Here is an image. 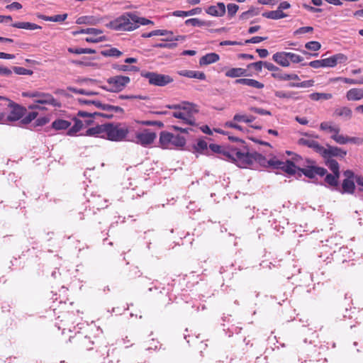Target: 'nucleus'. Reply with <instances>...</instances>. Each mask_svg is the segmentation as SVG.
Wrapping results in <instances>:
<instances>
[{"mask_svg":"<svg viewBox=\"0 0 363 363\" xmlns=\"http://www.w3.org/2000/svg\"><path fill=\"white\" fill-rule=\"evenodd\" d=\"M209 148L215 153L220 155L218 157L221 160L235 163L240 168H246L253 163L254 160L262 162L264 158L258 152L250 153L242 152L234 146H223L217 144H210Z\"/></svg>","mask_w":363,"mask_h":363,"instance_id":"f257e3e1","label":"nucleus"},{"mask_svg":"<svg viewBox=\"0 0 363 363\" xmlns=\"http://www.w3.org/2000/svg\"><path fill=\"white\" fill-rule=\"evenodd\" d=\"M153 24V22L136 13L127 12L111 22V27L116 30H133L140 25Z\"/></svg>","mask_w":363,"mask_h":363,"instance_id":"f03ea898","label":"nucleus"},{"mask_svg":"<svg viewBox=\"0 0 363 363\" xmlns=\"http://www.w3.org/2000/svg\"><path fill=\"white\" fill-rule=\"evenodd\" d=\"M166 107L175 110L172 113V116L182 120L183 124L196 125L194 115L199 112V109L196 104L183 101L178 104H169Z\"/></svg>","mask_w":363,"mask_h":363,"instance_id":"7ed1b4c3","label":"nucleus"},{"mask_svg":"<svg viewBox=\"0 0 363 363\" xmlns=\"http://www.w3.org/2000/svg\"><path fill=\"white\" fill-rule=\"evenodd\" d=\"M160 144L162 148H169L171 146L182 147L186 144V139L179 135L162 131L160 135Z\"/></svg>","mask_w":363,"mask_h":363,"instance_id":"20e7f679","label":"nucleus"},{"mask_svg":"<svg viewBox=\"0 0 363 363\" xmlns=\"http://www.w3.org/2000/svg\"><path fill=\"white\" fill-rule=\"evenodd\" d=\"M140 75L147 79L149 84L153 86H164L174 82L171 76L154 72L142 71Z\"/></svg>","mask_w":363,"mask_h":363,"instance_id":"39448f33","label":"nucleus"},{"mask_svg":"<svg viewBox=\"0 0 363 363\" xmlns=\"http://www.w3.org/2000/svg\"><path fill=\"white\" fill-rule=\"evenodd\" d=\"M128 128L125 124L110 123L108 131V140L112 141H122L125 139L128 133Z\"/></svg>","mask_w":363,"mask_h":363,"instance_id":"423d86ee","label":"nucleus"},{"mask_svg":"<svg viewBox=\"0 0 363 363\" xmlns=\"http://www.w3.org/2000/svg\"><path fill=\"white\" fill-rule=\"evenodd\" d=\"M4 106L9 109V113L7 116L9 122L18 121L23 117L26 111V109L22 106L7 99H4Z\"/></svg>","mask_w":363,"mask_h":363,"instance_id":"0eeeda50","label":"nucleus"},{"mask_svg":"<svg viewBox=\"0 0 363 363\" xmlns=\"http://www.w3.org/2000/svg\"><path fill=\"white\" fill-rule=\"evenodd\" d=\"M34 104L29 105L30 109H43L40 104L51 105L54 107H60V103L57 101L51 94L40 92L38 99H34Z\"/></svg>","mask_w":363,"mask_h":363,"instance_id":"6e6552de","label":"nucleus"},{"mask_svg":"<svg viewBox=\"0 0 363 363\" xmlns=\"http://www.w3.org/2000/svg\"><path fill=\"white\" fill-rule=\"evenodd\" d=\"M130 82V78L126 76L117 75L110 77L107 79V83L109 86L108 89L113 92L121 91Z\"/></svg>","mask_w":363,"mask_h":363,"instance_id":"1a4fd4ad","label":"nucleus"},{"mask_svg":"<svg viewBox=\"0 0 363 363\" xmlns=\"http://www.w3.org/2000/svg\"><path fill=\"white\" fill-rule=\"evenodd\" d=\"M307 162L309 164L307 167L303 168H298V170L303 174L306 177L313 179L315 178V175H320L322 177L327 173L326 169L314 165V161L307 160Z\"/></svg>","mask_w":363,"mask_h":363,"instance_id":"9d476101","label":"nucleus"},{"mask_svg":"<svg viewBox=\"0 0 363 363\" xmlns=\"http://www.w3.org/2000/svg\"><path fill=\"white\" fill-rule=\"evenodd\" d=\"M156 138L155 133L150 132L148 129H144L142 132L136 133L135 140L133 141L138 145L147 147L154 143Z\"/></svg>","mask_w":363,"mask_h":363,"instance_id":"9b49d317","label":"nucleus"},{"mask_svg":"<svg viewBox=\"0 0 363 363\" xmlns=\"http://www.w3.org/2000/svg\"><path fill=\"white\" fill-rule=\"evenodd\" d=\"M347 155V151L336 147L332 146L328 144L326 145V147H323V151L321 152V156L324 158H332L333 157H336L339 158H344Z\"/></svg>","mask_w":363,"mask_h":363,"instance_id":"f8f14e48","label":"nucleus"},{"mask_svg":"<svg viewBox=\"0 0 363 363\" xmlns=\"http://www.w3.org/2000/svg\"><path fill=\"white\" fill-rule=\"evenodd\" d=\"M323 67H334L337 64H342L347 61V57L342 53L335 54L330 57L322 59Z\"/></svg>","mask_w":363,"mask_h":363,"instance_id":"ddd939ff","label":"nucleus"},{"mask_svg":"<svg viewBox=\"0 0 363 363\" xmlns=\"http://www.w3.org/2000/svg\"><path fill=\"white\" fill-rule=\"evenodd\" d=\"M206 12L213 16L221 17L225 13V6L224 3L218 2L216 5L208 6L206 9Z\"/></svg>","mask_w":363,"mask_h":363,"instance_id":"4468645a","label":"nucleus"},{"mask_svg":"<svg viewBox=\"0 0 363 363\" xmlns=\"http://www.w3.org/2000/svg\"><path fill=\"white\" fill-rule=\"evenodd\" d=\"M110 123L97 125L92 127V136L108 139V131L109 130Z\"/></svg>","mask_w":363,"mask_h":363,"instance_id":"2eb2a0df","label":"nucleus"},{"mask_svg":"<svg viewBox=\"0 0 363 363\" xmlns=\"http://www.w3.org/2000/svg\"><path fill=\"white\" fill-rule=\"evenodd\" d=\"M298 143L300 145H303L310 148H312L315 152L321 155L323 146L320 145L317 141L313 140L301 138L298 140Z\"/></svg>","mask_w":363,"mask_h":363,"instance_id":"dca6fc26","label":"nucleus"},{"mask_svg":"<svg viewBox=\"0 0 363 363\" xmlns=\"http://www.w3.org/2000/svg\"><path fill=\"white\" fill-rule=\"evenodd\" d=\"M235 84H243L258 89H261L264 86V84L255 79L247 78L238 79L235 81Z\"/></svg>","mask_w":363,"mask_h":363,"instance_id":"f3484780","label":"nucleus"},{"mask_svg":"<svg viewBox=\"0 0 363 363\" xmlns=\"http://www.w3.org/2000/svg\"><path fill=\"white\" fill-rule=\"evenodd\" d=\"M272 60L282 67H289L290 62L286 52H277L272 56Z\"/></svg>","mask_w":363,"mask_h":363,"instance_id":"a211bd4d","label":"nucleus"},{"mask_svg":"<svg viewBox=\"0 0 363 363\" xmlns=\"http://www.w3.org/2000/svg\"><path fill=\"white\" fill-rule=\"evenodd\" d=\"M178 74L180 76L189 77V78H195L201 80H204L206 79V74L203 72L199 71H194V70H181L178 72Z\"/></svg>","mask_w":363,"mask_h":363,"instance_id":"6ab92c4d","label":"nucleus"},{"mask_svg":"<svg viewBox=\"0 0 363 363\" xmlns=\"http://www.w3.org/2000/svg\"><path fill=\"white\" fill-rule=\"evenodd\" d=\"M219 59L220 57L218 54L214 52L208 53L200 58L199 64L201 66L208 65L218 62Z\"/></svg>","mask_w":363,"mask_h":363,"instance_id":"aec40b11","label":"nucleus"},{"mask_svg":"<svg viewBox=\"0 0 363 363\" xmlns=\"http://www.w3.org/2000/svg\"><path fill=\"white\" fill-rule=\"evenodd\" d=\"M355 189L354 180L344 179L342 184V189L337 187L341 194H353Z\"/></svg>","mask_w":363,"mask_h":363,"instance_id":"412c9836","label":"nucleus"},{"mask_svg":"<svg viewBox=\"0 0 363 363\" xmlns=\"http://www.w3.org/2000/svg\"><path fill=\"white\" fill-rule=\"evenodd\" d=\"M346 97L348 101H358L363 99V89H351L347 92Z\"/></svg>","mask_w":363,"mask_h":363,"instance_id":"4be33fe9","label":"nucleus"},{"mask_svg":"<svg viewBox=\"0 0 363 363\" xmlns=\"http://www.w3.org/2000/svg\"><path fill=\"white\" fill-rule=\"evenodd\" d=\"M325 182L327 183V184L331 187H334L336 189H337L338 184H339V178L340 176V174L337 173H333V174H328V172L325 174Z\"/></svg>","mask_w":363,"mask_h":363,"instance_id":"5701e85b","label":"nucleus"},{"mask_svg":"<svg viewBox=\"0 0 363 363\" xmlns=\"http://www.w3.org/2000/svg\"><path fill=\"white\" fill-rule=\"evenodd\" d=\"M262 16L269 19L278 20L287 17L288 15L277 8L276 11H271L263 13Z\"/></svg>","mask_w":363,"mask_h":363,"instance_id":"b1692460","label":"nucleus"},{"mask_svg":"<svg viewBox=\"0 0 363 363\" xmlns=\"http://www.w3.org/2000/svg\"><path fill=\"white\" fill-rule=\"evenodd\" d=\"M262 156L264 158V160L262 161V162H260L259 161H257V160H254L253 162H257L260 164L264 165V166H266V164H267L268 166L272 167L274 169H281L284 162H281V161L277 160L276 157H274L269 160H267V159L263 155H262Z\"/></svg>","mask_w":363,"mask_h":363,"instance_id":"393cba45","label":"nucleus"},{"mask_svg":"<svg viewBox=\"0 0 363 363\" xmlns=\"http://www.w3.org/2000/svg\"><path fill=\"white\" fill-rule=\"evenodd\" d=\"M186 26H192L194 27L211 26L212 22L209 21H202L196 18H189L185 21Z\"/></svg>","mask_w":363,"mask_h":363,"instance_id":"a878e982","label":"nucleus"},{"mask_svg":"<svg viewBox=\"0 0 363 363\" xmlns=\"http://www.w3.org/2000/svg\"><path fill=\"white\" fill-rule=\"evenodd\" d=\"M247 75V70L242 68H231L225 72V76L231 78Z\"/></svg>","mask_w":363,"mask_h":363,"instance_id":"bb28decb","label":"nucleus"},{"mask_svg":"<svg viewBox=\"0 0 363 363\" xmlns=\"http://www.w3.org/2000/svg\"><path fill=\"white\" fill-rule=\"evenodd\" d=\"M13 28L26 29V30H36L40 29L41 26L30 22H16L12 24Z\"/></svg>","mask_w":363,"mask_h":363,"instance_id":"cd10ccee","label":"nucleus"},{"mask_svg":"<svg viewBox=\"0 0 363 363\" xmlns=\"http://www.w3.org/2000/svg\"><path fill=\"white\" fill-rule=\"evenodd\" d=\"M334 115L344 117L346 120H349L352 116V111L350 108L344 106L336 108L334 111Z\"/></svg>","mask_w":363,"mask_h":363,"instance_id":"c85d7f7f","label":"nucleus"},{"mask_svg":"<svg viewBox=\"0 0 363 363\" xmlns=\"http://www.w3.org/2000/svg\"><path fill=\"white\" fill-rule=\"evenodd\" d=\"M71 125V123L64 119H57L52 123V127L56 130H65Z\"/></svg>","mask_w":363,"mask_h":363,"instance_id":"c756f323","label":"nucleus"},{"mask_svg":"<svg viewBox=\"0 0 363 363\" xmlns=\"http://www.w3.org/2000/svg\"><path fill=\"white\" fill-rule=\"evenodd\" d=\"M259 13V9L254 6H250V9L245 12H242L240 16V20H247L253 16H257Z\"/></svg>","mask_w":363,"mask_h":363,"instance_id":"7c9ffc66","label":"nucleus"},{"mask_svg":"<svg viewBox=\"0 0 363 363\" xmlns=\"http://www.w3.org/2000/svg\"><path fill=\"white\" fill-rule=\"evenodd\" d=\"M325 164L333 173L340 174L339 164L335 160L326 158L325 159Z\"/></svg>","mask_w":363,"mask_h":363,"instance_id":"2f4dec72","label":"nucleus"},{"mask_svg":"<svg viewBox=\"0 0 363 363\" xmlns=\"http://www.w3.org/2000/svg\"><path fill=\"white\" fill-rule=\"evenodd\" d=\"M298 169L294 164V162L286 160V162H283L281 169L286 172L290 175H294L296 174V169Z\"/></svg>","mask_w":363,"mask_h":363,"instance_id":"473e14b6","label":"nucleus"},{"mask_svg":"<svg viewBox=\"0 0 363 363\" xmlns=\"http://www.w3.org/2000/svg\"><path fill=\"white\" fill-rule=\"evenodd\" d=\"M309 97L313 101H318L320 99L329 100L332 99L333 95L329 93H313L309 95Z\"/></svg>","mask_w":363,"mask_h":363,"instance_id":"72a5a7b5","label":"nucleus"},{"mask_svg":"<svg viewBox=\"0 0 363 363\" xmlns=\"http://www.w3.org/2000/svg\"><path fill=\"white\" fill-rule=\"evenodd\" d=\"M76 338L83 347H86L87 350H89V345L91 343V340L87 335L82 336V333L79 330H78Z\"/></svg>","mask_w":363,"mask_h":363,"instance_id":"f704fd0d","label":"nucleus"},{"mask_svg":"<svg viewBox=\"0 0 363 363\" xmlns=\"http://www.w3.org/2000/svg\"><path fill=\"white\" fill-rule=\"evenodd\" d=\"M255 120V117L253 116H247L246 115L241 114H235L233 116V121L235 122H245V123H251Z\"/></svg>","mask_w":363,"mask_h":363,"instance_id":"c9c22d12","label":"nucleus"},{"mask_svg":"<svg viewBox=\"0 0 363 363\" xmlns=\"http://www.w3.org/2000/svg\"><path fill=\"white\" fill-rule=\"evenodd\" d=\"M84 126V123L82 121L78 119H74V125L68 130V135H73L77 132H79Z\"/></svg>","mask_w":363,"mask_h":363,"instance_id":"e433bc0d","label":"nucleus"},{"mask_svg":"<svg viewBox=\"0 0 363 363\" xmlns=\"http://www.w3.org/2000/svg\"><path fill=\"white\" fill-rule=\"evenodd\" d=\"M320 128L322 130H326L330 133H337L340 132V128L338 127H333L330 125V123L329 122H323L320 125Z\"/></svg>","mask_w":363,"mask_h":363,"instance_id":"4c0bfd02","label":"nucleus"},{"mask_svg":"<svg viewBox=\"0 0 363 363\" xmlns=\"http://www.w3.org/2000/svg\"><path fill=\"white\" fill-rule=\"evenodd\" d=\"M101 55L104 56L118 57L122 55V52L115 48L106 49L101 51Z\"/></svg>","mask_w":363,"mask_h":363,"instance_id":"58836bf2","label":"nucleus"},{"mask_svg":"<svg viewBox=\"0 0 363 363\" xmlns=\"http://www.w3.org/2000/svg\"><path fill=\"white\" fill-rule=\"evenodd\" d=\"M67 17V14H57L52 16H43V19L51 22H62Z\"/></svg>","mask_w":363,"mask_h":363,"instance_id":"ea45409f","label":"nucleus"},{"mask_svg":"<svg viewBox=\"0 0 363 363\" xmlns=\"http://www.w3.org/2000/svg\"><path fill=\"white\" fill-rule=\"evenodd\" d=\"M294 92L292 91H277L274 94L277 97L280 99H290L294 98L296 100L300 99V97H294Z\"/></svg>","mask_w":363,"mask_h":363,"instance_id":"a19ab883","label":"nucleus"},{"mask_svg":"<svg viewBox=\"0 0 363 363\" xmlns=\"http://www.w3.org/2000/svg\"><path fill=\"white\" fill-rule=\"evenodd\" d=\"M102 117L105 118H111L113 117L112 113H109V112L99 111H92V121L94 120H96L99 118Z\"/></svg>","mask_w":363,"mask_h":363,"instance_id":"79ce46f5","label":"nucleus"},{"mask_svg":"<svg viewBox=\"0 0 363 363\" xmlns=\"http://www.w3.org/2000/svg\"><path fill=\"white\" fill-rule=\"evenodd\" d=\"M331 138L340 145H344L348 143L347 136L339 135V133L333 134Z\"/></svg>","mask_w":363,"mask_h":363,"instance_id":"37998d69","label":"nucleus"},{"mask_svg":"<svg viewBox=\"0 0 363 363\" xmlns=\"http://www.w3.org/2000/svg\"><path fill=\"white\" fill-rule=\"evenodd\" d=\"M194 149L196 152L202 153L203 151H206L208 149V144L203 140H199L197 143L194 145Z\"/></svg>","mask_w":363,"mask_h":363,"instance_id":"c03bdc74","label":"nucleus"},{"mask_svg":"<svg viewBox=\"0 0 363 363\" xmlns=\"http://www.w3.org/2000/svg\"><path fill=\"white\" fill-rule=\"evenodd\" d=\"M313 84H314V81L311 79V80L303 81L300 83L292 82V83L289 84V86L290 87H311V86H313Z\"/></svg>","mask_w":363,"mask_h":363,"instance_id":"a18cd8bd","label":"nucleus"},{"mask_svg":"<svg viewBox=\"0 0 363 363\" xmlns=\"http://www.w3.org/2000/svg\"><path fill=\"white\" fill-rule=\"evenodd\" d=\"M13 72L18 75H31L33 72L22 67H13Z\"/></svg>","mask_w":363,"mask_h":363,"instance_id":"49530a36","label":"nucleus"},{"mask_svg":"<svg viewBox=\"0 0 363 363\" xmlns=\"http://www.w3.org/2000/svg\"><path fill=\"white\" fill-rule=\"evenodd\" d=\"M305 48L313 51H318L320 49L321 45L318 41H310L306 43Z\"/></svg>","mask_w":363,"mask_h":363,"instance_id":"de8ad7c7","label":"nucleus"},{"mask_svg":"<svg viewBox=\"0 0 363 363\" xmlns=\"http://www.w3.org/2000/svg\"><path fill=\"white\" fill-rule=\"evenodd\" d=\"M286 56H288L289 62H291L293 63H298L303 60V58L301 56L293 52H286Z\"/></svg>","mask_w":363,"mask_h":363,"instance_id":"09e8293b","label":"nucleus"},{"mask_svg":"<svg viewBox=\"0 0 363 363\" xmlns=\"http://www.w3.org/2000/svg\"><path fill=\"white\" fill-rule=\"evenodd\" d=\"M101 33L102 31L101 30L92 28V43L101 42L105 40V35H100L99 38H95L96 35H98Z\"/></svg>","mask_w":363,"mask_h":363,"instance_id":"8fccbe9b","label":"nucleus"},{"mask_svg":"<svg viewBox=\"0 0 363 363\" xmlns=\"http://www.w3.org/2000/svg\"><path fill=\"white\" fill-rule=\"evenodd\" d=\"M227 9H228V14L231 18L235 15V13H237V11L239 9V6H238V5H237L235 4H228L227 5Z\"/></svg>","mask_w":363,"mask_h":363,"instance_id":"3c124183","label":"nucleus"},{"mask_svg":"<svg viewBox=\"0 0 363 363\" xmlns=\"http://www.w3.org/2000/svg\"><path fill=\"white\" fill-rule=\"evenodd\" d=\"M92 105H94L101 111L109 112V109L106 108L107 106H110L109 104H104L100 101L92 100Z\"/></svg>","mask_w":363,"mask_h":363,"instance_id":"603ef678","label":"nucleus"},{"mask_svg":"<svg viewBox=\"0 0 363 363\" xmlns=\"http://www.w3.org/2000/svg\"><path fill=\"white\" fill-rule=\"evenodd\" d=\"M250 111L259 115L272 116V113L269 111L263 109L262 108L252 106L250 108Z\"/></svg>","mask_w":363,"mask_h":363,"instance_id":"864d4df0","label":"nucleus"},{"mask_svg":"<svg viewBox=\"0 0 363 363\" xmlns=\"http://www.w3.org/2000/svg\"><path fill=\"white\" fill-rule=\"evenodd\" d=\"M68 51L71 53L75 54H84V53H91V48H69Z\"/></svg>","mask_w":363,"mask_h":363,"instance_id":"5fc2aeb1","label":"nucleus"},{"mask_svg":"<svg viewBox=\"0 0 363 363\" xmlns=\"http://www.w3.org/2000/svg\"><path fill=\"white\" fill-rule=\"evenodd\" d=\"M139 123L144 125H157L160 128L164 127V123L159 121H142Z\"/></svg>","mask_w":363,"mask_h":363,"instance_id":"6e6d98bb","label":"nucleus"},{"mask_svg":"<svg viewBox=\"0 0 363 363\" xmlns=\"http://www.w3.org/2000/svg\"><path fill=\"white\" fill-rule=\"evenodd\" d=\"M313 31V28L311 26H305V27H301L298 29L296 30L294 33L295 35H301L304 34L306 33H311Z\"/></svg>","mask_w":363,"mask_h":363,"instance_id":"4d7b16f0","label":"nucleus"},{"mask_svg":"<svg viewBox=\"0 0 363 363\" xmlns=\"http://www.w3.org/2000/svg\"><path fill=\"white\" fill-rule=\"evenodd\" d=\"M264 62L258 61L256 62L250 63L247 65L248 68H254L257 72H261L262 67H264Z\"/></svg>","mask_w":363,"mask_h":363,"instance_id":"13d9d810","label":"nucleus"},{"mask_svg":"<svg viewBox=\"0 0 363 363\" xmlns=\"http://www.w3.org/2000/svg\"><path fill=\"white\" fill-rule=\"evenodd\" d=\"M267 39V37L255 36V37H252L250 39L246 40L245 43V44L259 43H260V42H262L263 40H265Z\"/></svg>","mask_w":363,"mask_h":363,"instance_id":"bf43d9fd","label":"nucleus"},{"mask_svg":"<svg viewBox=\"0 0 363 363\" xmlns=\"http://www.w3.org/2000/svg\"><path fill=\"white\" fill-rule=\"evenodd\" d=\"M177 43H157L154 45L155 48H169L172 49L177 46Z\"/></svg>","mask_w":363,"mask_h":363,"instance_id":"052dcab7","label":"nucleus"},{"mask_svg":"<svg viewBox=\"0 0 363 363\" xmlns=\"http://www.w3.org/2000/svg\"><path fill=\"white\" fill-rule=\"evenodd\" d=\"M38 113L35 111L30 112L23 119L24 123H28L37 117Z\"/></svg>","mask_w":363,"mask_h":363,"instance_id":"680f3d73","label":"nucleus"},{"mask_svg":"<svg viewBox=\"0 0 363 363\" xmlns=\"http://www.w3.org/2000/svg\"><path fill=\"white\" fill-rule=\"evenodd\" d=\"M225 126L228 127V128H235V129L240 130V131H243V130H244V128L241 125H240L233 121H227L225 123Z\"/></svg>","mask_w":363,"mask_h":363,"instance_id":"e2e57ef3","label":"nucleus"},{"mask_svg":"<svg viewBox=\"0 0 363 363\" xmlns=\"http://www.w3.org/2000/svg\"><path fill=\"white\" fill-rule=\"evenodd\" d=\"M264 67L267 69L269 71L275 72L279 71V68L277 66H275L274 64L269 62H264Z\"/></svg>","mask_w":363,"mask_h":363,"instance_id":"0e129e2a","label":"nucleus"},{"mask_svg":"<svg viewBox=\"0 0 363 363\" xmlns=\"http://www.w3.org/2000/svg\"><path fill=\"white\" fill-rule=\"evenodd\" d=\"M308 65L311 67L315 68V69L320 68V67H323V60H317L311 61L309 62Z\"/></svg>","mask_w":363,"mask_h":363,"instance_id":"69168bd1","label":"nucleus"},{"mask_svg":"<svg viewBox=\"0 0 363 363\" xmlns=\"http://www.w3.org/2000/svg\"><path fill=\"white\" fill-rule=\"evenodd\" d=\"M12 71L8 67L0 66V76H10Z\"/></svg>","mask_w":363,"mask_h":363,"instance_id":"338daca9","label":"nucleus"},{"mask_svg":"<svg viewBox=\"0 0 363 363\" xmlns=\"http://www.w3.org/2000/svg\"><path fill=\"white\" fill-rule=\"evenodd\" d=\"M286 74H283L281 72H275L272 73V77L274 79L286 81V78H285V77H286Z\"/></svg>","mask_w":363,"mask_h":363,"instance_id":"774afa93","label":"nucleus"}]
</instances>
